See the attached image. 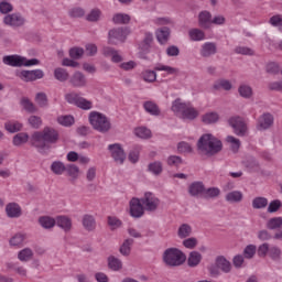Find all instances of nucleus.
<instances>
[{
    "label": "nucleus",
    "mask_w": 282,
    "mask_h": 282,
    "mask_svg": "<svg viewBox=\"0 0 282 282\" xmlns=\"http://www.w3.org/2000/svg\"><path fill=\"white\" fill-rule=\"evenodd\" d=\"M197 149L202 155L210 158L217 155V153L224 149V144L221 143V140L212 133H205L198 139Z\"/></svg>",
    "instance_id": "1"
},
{
    "label": "nucleus",
    "mask_w": 282,
    "mask_h": 282,
    "mask_svg": "<svg viewBox=\"0 0 282 282\" xmlns=\"http://www.w3.org/2000/svg\"><path fill=\"white\" fill-rule=\"evenodd\" d=\"M58 130L52 127H44L42 131H35L31 135L33 147L45 149V144H56L58 142Z\"/></svg>",
    "instance_id": "2"
},
{
    "label": "nucleus",
    "mask_w": 282,
    "mask_h": 282,
    "mask_svg": "<svg viewBox=\"0 0 282 282\" xmlns=\"http://www.w3.org/2000/svg\"><path fill=\"white\" fill-rule=\"evenodd\" d=\"M171 109L173 113H175V116H178V118H182V120L193 121L196 120V118H199V110L193 107V104H191L189 101L175 99L172 102Z\"/></svg>",
    "instance_id": "3"
},
{
    "label": "nucleus",
    "mask_w": 282,
    "mask_h": 282,
    "mask_svg": "<svg viewBox=\"0 0 282 282\" xmlns=\"http://www.w3.org/2000/svg\"><path fill=\"white\" fill-rule=\"evenodd\" d=\"M88 122L94 131L98 133H109L111 131V119L100 111H90L88 113Z\"/></svg>",
    "instance_id": "4"
},
{
    "label": "nucleus",
    "mask_w": 282,
    "mask_h": 282,
    "mask_svg": "<svg viewBox=\"0 0 282 282\" xmlns=\"http://www.w3.org/2000/svg\"><path fill=\"white\" fill-rule=\"evenodd\" d=\"M163 262L170 268H180L186 263V253L177 248H169L163 252Z\"/></svg>",
    "instance_id": "5"
},
{
    "label": "nucleus",
    "mask_w": 282,
    "mask_h": 282,
    "mask_svg": "<svg viewBox=\"0 0 282 282\" xmlns=\"http://www.w3.org/2000/svg\"><path fill=\"white\" fill-rule=\"evenodd\" d=\"M2 63L11 67H36L41 65V61L36 58L28 59L21 55H7L2 58Z\"/></svg>",
    "instance_id": "6"
},
{
    "label": "nucleus",
    "mask_w": 282,
    "mask_h": 282,
    "mask_svg": "<svg viewBox=\"0 0 282 282\" xmlns=\"http://www.w3.org/2000/svg\"><path fill=\"white\" fill-rule=\"evenodd\" d=\"M129 34H131V28L129 26L112 29L108 32V43L110 45H118V43H124Z\"/></svg>",
    "instance_id": "7"
},
{
    "label": "nucleus",
    "mask_w": 282,
    "mask_h": 282,
    "mask_svg": "<svg viewBox=\"0 0 282 282\" xmlns=\"http://www.w3.org/2000/svg\"><path fill=\"white\" fill-rule=\"evenodd\" d=\"M17 76L20 80H23L24 83H34L36 80L45 78V72H43V69L41 68L33 70H18Z\"/></svg>",
    "instance_id": "8"
},
{
    "label": "nucleus",
    "mask_w": 282,
    "mask_h": 282,
    "mask_svg": "<svg viewBox=\"0 0 282 282\" xmlns=\"http://www.w3.org/2000/svg\"><path fill=\"white\" fill-rule=\"evenodd\" d=\"M228 122H229V127H231L236 135L243 138V135L248 133V124H246V121L243 120V118L239 116H235L229 118Z\"/></svg>",
    "instance_id": "9"
},
{
    "label": "nucleus",
    "mask_w": 282,
    "mask_h": 282,
    "mask_svg": "<svg viewBox=\"0 0 282 282\" xmlns=\"http://www.w3.org/2000/svg\"><path fill=\"white\" fill-rule=\"evenodd\" d=\"M140 199L141 204H143V208L150 213L158 210L160 206V198L151 192H145Z\"/></svg>",
    "instance_id": "10"
},
{
    "label": "nucleus",
    "mask_w": 282,
    "mask_h": 282,
    "mask_svg": "<svg viewBox=\"0 0 282 282\" xmlns=\"http://www.w3.org/2000/svg\"><path fill=\"white\" fill-rule=\"evenodd\" d=\"M144 205L140 198L133 197L129 202V215L133 219H140L141 217H144Z\"/></svg>",
    "instance_id": "11"
},
{
    "label": "nucleus",
    "mask_w": 282,
    "mask_h": 282,
    "mask_svg": "<svg viewBox=\"0 0 282 282\" xmlns=\"http://www.w3.org/2000/svg\"><path fill=\"white\" fill-rule=\"evenodd\" d=\"M108 151L117 164H123L124 160H127V154L120 143L109 144Z\"/></svg>",
    "instance_id": "12"
},
{
    "label": "nucleus",
    "mask_w": 282,
    "mask_h": 282,
    "mask_svg": "<svg viewBox=\"0 0 282 282\" xmlns=\"http://www.w3.org/2000/svg\"><path fill=\"white\" fill-rule=\"evenodd\" d=\"M3 23L9 28H21V25H25V18L20 13H12L3 18Z\"/></svg>",
    "instance_id": "13"
},
{
    "label": "nucleus",
    "mask_w": 282,
    "mask_h": 282,
    "mask_svg": "<svg viewBox=\"0 0 282 282\" xmlns=\"http://www.w3.org/2000/svg\"><path fill=\"white\" fill-rule=\"evenodd\" d=\"M4 210L9 219H19V217L23 215V209L21 208V205L15 202L7 204Z\"/></svg>",
    "instance_id": "14"
},
{
    "label": "nucleus",
    "mask_w": 282,
    "mask_h": 282,
    "mask_svg": "<svg viewBox=\"0 0 282 282\" xmlns=\"http://www.w3.org/2000/svg\"><path fill=\"white\" fill-rule=\"evenodd\" d=\"M199 54L203 58H210V56H215V54H217V44L215 42L203 43L200 45Z\"/></svg>",
    "instance_id": "15"
},
{
    "label": "nucleus",
    "mask_w": 282,
    "mask_h": 282,
    "mask_svg": "<svg viewBox=\"0 0 282 282\" xmlns=\"http://www.w3.org/2000/svg\"><path fill=\"white\" fill-rule=\"evenodd\" d=\"M274 124V117L270 113H263L258 119L257 129L258 131H267Z\"/></svg>",
    "instance_id": "16"
},
{
    "label": "nucleus",
    "mask_w": 282,
    "mask_h": 282,
    "mask_svg": "<svg viewBox=\"0 0 282 282\" xmlns=\"http://www.w3.org/2000/svg\"><path fill=\"white\" fill-rule=\"evenodd\" d=\"M206 191V187L204 186L203 182L196 181L189 184L188 186V193L192 195V197H204V193Z\"/></svg>",
    "instance_id": "17"
},
{
    "label": "nucleus",
    "mask_w": 282,
    "mask_h": 282,
    "mask_svg": "<svg viewBox=\"0 0 282 282\" xmlns=\"http://www.w3.org/2000/svg\"><path fill=\"white\" fill-rule=\"evenodd\" d=\"M204 256L199 251H191L185 261L188 268H197L202 263Z\"/></svg>",
    "instance_id": "18"
},
{
    "label": "nucleus",
    "mask_w": 282,
    "mask_h": 282,
    "mask_svg": "<svg viewBox=\"0 0 282 282\" xmlns=\"http://www.w3.org/2000/svg\"><path fill=\"white\" fill-rule=\"evenodd\" d=\"M198 24L203 30H209L210 25H213V15L208 11H202L198 14Z\"/></svg>",
    "instance_id": "19"
},
{
    "label": "nucleus",
    "mask_w": 282,
    "mask_h": 282,
    "mask_svg": "<svg viewBox=\"0 0 282 282\" xmlns=\"http://www.w3.org/2000/svg\"><path fill=\"white\" fill-rule=\"evenodd\" d=\"M155 36L160 45H164L169 42V39H171V29L166 26L159 28L155 31Z\"/></svg>",
    "instance_id": "20"
},
{
    "label": "nucleus",
    "mask_w": 282,
    "mask_h": 282,
    "mask_svg": "<svg viewBox=\"0 0 282 282\" xmlns=\"http://www.w3.org/2000/svg\"><path fill=\"white\" fill-rule=\"evenodd\" d=\"M154 72H165L167 76H177L180 68L158 63L154 65Z\"/></svg>",
    "instance_id": "21"
},
{
    "label": "nucleus",
    "mask_w": 282,
    "mask_h": 282,
    "mask_svg": "<svg viewBox=\"0 0 282 282\" xmlns=\"http://www.w3.org/2000/svg\"><path fill=\"white\" fill-rule=\"evenodd\" d=\"M73 87H87V77L82 72H75L70 77Z\"/></svg>",
    "instance_id": "22"
},
{
    "label": "nucleus",
    "mask_w": 282,
    "mask_h": 282,
    "mask_svg": "<svg viewBox=\"0 0 282 282\" xmlns=\"http://www.w3.org/2000/svg\"><path fill=\"white\" fill-rule=\"evenodd\" d=\"M112 23L115 25H129L131 23V15L122 12L115 13L112 15Z\"/></svg>",
    "instance_id": "23"
},
{
    "label": "nucleus",
    "mask_w": 282,
    "mask_h": 282,
    "mask_svg": "<svg viewBox=\"0 0 282 282\" xmlns=\"http://www.w3.org/2000/svg\"><path fill=\"white\" fill-rule=\"evenodd\" d=\"M55 225L65 232H69V230H72V218L67 216H57L55 218Z\"/></svg>",
    "instance_id": "24"
},
{
    "label": "nucleus",
    "mask_w": 282,
    "mask_h": 282,
    "mask_svg": "<svg viewBox=\"0 0 282 282\" xmlns=\"http://www.w3.org/2000/svg\"><path fill=\"white\" fill-rule=\"evenodd\" d=\"M219 120L220 116L217 111H207L202 116V122L204 124H217Z\"/></svg>",
    "instance_id": "25"
},
{
    "label": "nucleus",
    "mask_w": 282,
    "mask_h": 282,
    "mask_svg": "<svg viewBox=\"0 0 282 282\" xmlns=\"http://www.w3.org/2000/svg\"><path fill=\"white\" fill-rule=\"evenodd\" d=\"M32 259H34V250L31 248L26 247L18 252V260L21 261V263H29Z\"/></svg>",
    "instance_id": "26"
},
{
    "label": "nucleus",
    "mask_w": 282,
    "mask_h": 282,
    "mask_svg": "<svg viewBox=\"0 0 282 282\" xmlns=\"http://www.w3.org/2000/svg\"><path fill=\"white\" fill-rule=\"evenodd\" d=\"M37 223L44 230H52L56 226V219L51 216H41Z\"/></svg>",
    "instance_id": "27"
},
{
    "label": "nucleus",
    "mask_w": 282,
    "mask_h": 282,
    "mask_svg": "<svg viewBox=\"0 0 282 282\" xmlns=\"http://www.w3.org/2000/svg\"><path fill=\"white\" fill-rule=\"evenodd\" d=\"M105 56H110L112 63H122V55L116 48L106 46L102 50Z\"/></svg>",
    "instance_id": "28"
},
{
    "label": "nucleus",
    "mask_w": 282,
    "mask_h": 282,
    "mask_svg": "<svg viewBox=\"0 0 282 282\" xmlns=\"http://www.w3.org/2000/svg\"><path fill=\"white\" fill-rule=\"evenodd\" d=\"M4 129L8 133H19L23 129V123L18 120H9L4 122Z\"/></svg>",
    "instance_id": "29"
},
{
    "label": "nucleus",
    "mask_w": 282,
    "mask_h": 282,
    "mask_svg": "<svg viewBox=\"0 0 282 282\" xmlns=\"http://www.w3.org/2000/svg\"><path fill=\"white\" fill-rule=\"evenodd\" d=\"M226 202L229 204H239L243 202V193L241 191H231L225 196Z\"/></svg>",
    "instance_id": "30"
},
{
    "label": "nucleus",
    "mask_w": 282,
    "mask_h": 282,
    "mask_svg": "<svg viewBox=\"0 0 282 282\" xmlns=\"http://www.w3.org/2000/svg\"><path fill=\"white\" fill-rule=\"evenodd\" d=\"M188 39L194 42L206 41V33L202 29H189Z\"/></svg>",
    "instance_id": "31"
},
{
    "label": "nucleus",
    "mask_w": 282,
    "mask_h": 282,
    "mask_svg": "<svg viewBox=\"0 0 282 282\" xmlns=\"http://www.w3.org/2000/svg\"><path fill=\"white\" fill-rule=\"evenodd\" d=\"M148 171H149V173H151L152 175H155L158 177V176L162 175V173L164 171V165L162 164L161 161H153L148 164Z\"/></svg>",
    "instance_id": "32"
},
{
    "label": "nucleus",
    "mask_w": 282,
    "mask_h": 282,
    "mask_svg": "<svg viewBox=\"0 0 282 282\" xmlns=\"http://www.w3.org/2000/svg\"><path fill=\"white\" fill-rule=\"evenodd\" d=\"M30 140V134L28 132H19L12 139L13 147H23V144H28Z\"/></svg>",
    "instance_id": "33"
},
{
    "label": "nucleus",
    "mask_w": 282,
    "mask_h": 282,
    "mask_svg": "<svg viewBox=\"0 0 282 282\" xmlns=\"http://www.w3.org/2000/svg\"><path fill=\"white\" fill-rule=\"evenodd\" d=\"M107 261L108 268L109 270H112V272H120V270H122V260H120L116 256H109Z\"/></svg>",
    "instance_id": "34"
},
{
    "label": "nucleus",
    "mask_w": 282,
    "mask_h": 282,
    "mask_svg": "<svg viewBox=\"0 0 282 282\" xmlns=\"http://www.w3.org/2000/svg\"><path fill=\"white\" fill-rule=\"evenodd\" d=\"M25 243V234L18 232L9 240L11 248H21Z\"/></svg>",
    "instance_id": "35"
},
{
    "label": "nucleus",
    "mask_w": 282,
    "mask_h": 282,
    "mask_svg": "<svg viewBox=\"0 0 282 282\" xmlns=\"http://www.w3.org/2000/svg\"><path fill=\"white\" fill-rule=\"evenodd\" d=\"M133 247V239L127 238L119 247V252L122 257H129L131 254V248Z\"/></svg>",
    "instance_id": "36"
},
{
    "label": "nucleus",
    "mask_w": 282,
    "mask_h": 282,
    "mask_svg": "<svg viewBox=\"0 0 282 282\" xmlns=\"http://www.w3.org/2000/svg\"><path fill=\"white\" fill-rule=\"evenodd\" d=\"M216 265L223 270L226 274L232 270V264L224 256H219L216 259Z\"/></svg>",
    "instance_id": "37"
},
{
    "label": "nucleus",
    "mask_w": 282,
    "mask_h": 282,
    "mask_svg": "<svg viewBox=\"0 0 282 282\" xmlns=\"http://www.w3.org/2000/svg\"><path fill=\"white\" fill-rule=\"evenodd\" d=\"M133 133L137 138H140L141 140H149L152 135L151 130L144 126L134 128Z\"/></svg>",
    "instance_id": "38"
},
{
    "label": "nucleus",
    "mask_w": 282,
    "mask_h": 282,
    "mask_svg": "<svg viewBox=\"0 0 282 282\" xmlns=\"http://www.w3.org/2000/svg\"><path fill=\"white\" fill-rule=\"evenodd\" d=\"M193 235V227L188 224H182L177 228V237L178 239H186Z\"/></svg>",
    "instance_id": "39"
},
{
    "label": "nucleus",
    "mask_w": 282,
    "mask_h": 282,
    "mask_svg": "<svg viewBox=\"0 0 282 282\" xmlns=\"http://www.w3.org/2000/svg\"><path fill=\"white\" fill-rule=\"evenodd\" d=\"M86 19L90 22V23H98V21H100L102 19V10H100L99 8H94L91 9L87 15Z\"/></svg>",
    "instance_id": "40"
},
{
    "label": "nucleus",
    "mask_w": 282,
    "mask_h": 282,
    "mask_svg": "<svg viewBox=\"0 0 282 282\" xmlns=\"http://www.w3.org/2000/svg\"><path fill=\"white\" fill-rule=\"evenodd\" d=\"M20 105L24 111H28V113H36V106L34 102H32V100H30V98L22 97L20 99Z\"/></svg>",
    "instance_id": "41"
},
{
    "label": "nucleus",
    "mask_w": 282,
    "mask_h": 282,
    "mask_svg": "<svg viewBox=\"0 0 282 282\" xmlns=\"http://www.w3.org/2000/svg\"><path fill=\"white\" fill-rule=\"evenodd\" d=\"M214 89L230 91V89H232V83L230 82V79L220 78L214 83Z\"/></svg>",
    "instance_id": "42"
},
{
    "label": "nucleus",
    "mask_w": 282,
    "mask_h": 282,
    "mask_svg": "<svg viewBox=\"0 0 282 282\" xmlns=\"http://www.w3.org/2000/svg\"><path fill=\"white\" fill-rule=\"evenodd\" d=\"M143 108L147 113H150V116H160L161 113L160 107H158V104L153 101H145L143 104Z\"/></svg>",
    "instance_id": "43"
},
{
    "label": "nucleus",
    "mask_w": 282,
    "mask_h": 282,
    "mask_svg": "<svg viewBox=\"0 0 282 282\" xmlns=\"http://www.w3.org/2000/svg\"><path fill=\"white\" fill-rule=\"evenodd\" d=\"M35 104L41 109H45V108L50 107V100L47 99V94H45V93H37L35 95Z\"/></svg>",
    "instance_id": "44"
},
{
    "label": "nucleus",
    "mask_w": 282,
    "mask_h": 282,
    "mask_svg": "<svg viewBox=\"0 0 282 282\" xmlns=\"http://www.w3.org/2000/svg\"><path fill=\"white\" fill-rule=\"evenodd\" d=\"M56 120L57 123L61 124V127H73V124L76 122L74 116L70 115L58 116Z\"/></svg>",
    "instance_id": "45"
},
{
    "label": "nucleus",
    "mask_w": 282,
    "mask_h": 282,
    "mask_svg": "<svg viewBox=\"0 0 282 282\" xmlns=\"http://www.w3.org/2000/svg\"><path fill=\"white\" fill-rule=\"evenodd\" d=\"M107 224L110 230H120V228L123 226L122 220L117 216H108Z\"/></svg>",
    "instance_id": "46"
},
{
    "label": "nucleus",
    "mask_w": 282,
    "mask_h": 282,
    "mask_svg": "<svg viewBox=\"0 0 282 282\" xmlns=\"http://www.w3.org/2000/svg\"><path fill=\"white\" fill-rule=\"evenodd\" d=\"M268 230H279L282 227V217H272L265 224Z\"/></svg>",
    "instance_id": "47"
},
{
    "label": "nucleus",
    "mask_w": 282,
    "mask_h": 282,
    "mask_svg": "<svg viewBox=\"0 0 282 282\" xmlns=\"http://www.w3.org/2000/svg\"><path fill=\"white\" fill-rule=\"evenodd\" d=\"M28 124L31 129H41L43 127V118L36 115H31L28 118Z\"/></svg>",
    "instance_id": "48"
},
{
    "label": "nucleus",
    "mask_w": 282,
    "mask_h": 282,
    "mask_svg": "<svg viewBox=\"0 0 282 282\" xmlns=\"http://www.w3.org/2000/svg\"><path fill=\"white\" fill-rule=\"evenodd\" d=\"M54 78L59 83H65L69 79V73L65 68L57 67L54 69Z\"/></svg>",
    "instance_id": "49"
},
{
    "label": "nucleus",
    "mask_w": 282,
    "mask_h": 282,
    "mask_svg": "<svg viewBox=\"0 0 282 282\" xmlns=\"http://www.w3.org/2000/svg\"><path fill=\"white\" fill-rule=\"evenodd\" d=\"M76 107H78V109H82L83 111H89L94 109V101L82 96L78 99Z\"/></svg>",
    "instance_id": "50"
},
{
    "label": "nucleus",
    "mask_w": 282,
    "mask_h": 282,
    "mask_svg": "<svg viewBox=\"0 0 282 282\" xmlns=\"http://www.w3.org/2000/svg\"><path fill=\"white\" fill-rule=\"evenodd\" d=\"M65 171L68 177H70L72 180H78V177L80 176V167H78V165L76 164H68Z\"/></svg>",
    "instance_id": "51"
},
{
    "label": "nucleus",
    "mask_w": 282,
    "mask_h": 282,
    "mask_svg": "<svg viewBox=\"0 0 282 282\" xmlns=\"http://www.w3.org/2000/svg\"><path fill=\"white\" fill-rule=\"evenodd\" d=\"M83 226L86 230H95L96 229V219L91 215H85L83 217Z\"/></svg>",
    "instance_id": "52"
},
{
    "label": "nucleus",
    "mask_w": 282,
    "mask_h": 282,
    "mask_svg": "<svg viewBox=\"0 0 282 282\" xmlns=\"http://www.w3.org/2000/svg\"><path fill=\"white\" fill-rule=\"evenodd\" d=\"M65 163L61 162V161H55L51 164V171L52 173H54L55 175H63L66 171Z\"/></svg>",
    "instance_id": "53"
},
{
    "label": "nucleus",
    "mask_w": 282,
    "mask_h": 282,
    "mask_svg": "<svg viewBox=\"0 0 282 282\" xmlns=\"http://www.w3.org/2000/svg\"><path fill=\"white\" fill-rule=\"evenodd\" d=\"M80 97L82 96L78 95L76 91L67 93L64 96L66 102H68V105H74L75 107H77L78 100H80Z\"/></svg>",
    "instance_id": "54"
},
{
    "label": "nucleus",
    "mask_w": 282,
    "mask_h": 282,
    "mask_svg": "<svg viewBox=\"0 0 282 282\" xmlns=\"http://www.w3.org/2000/svg\"><path fill=\"white\" fill-rule=\"evenodd\" d=\"M238 94L241 98H250L252 96V87L248 84H242L238 87Z\"/></svg>",
    "instance_id": "55"
},
{
    "label": "nucleus",
    "mask_w": 282,
    "mask_h": 282,
    "mask_svg": "<svg viewBox=\"0 0 282 282\" xmlns=\"http://www.w3.org/2000/svg\"><path fill=\"white\" fill-rule=\"evenodd\" d=\"M142 78L145 83H155V80H158V73H155V70L145 69L142 73Z\"/></svg>",
    "instance_id": "56"
},
{
    "label": "nucleus",
    "mask_w": 282,
    "mask_h": 282,
    "mask_svg": "<svg viewBox=\"0 0 282 282\" xmlns=\"http://www.w3.org/2000/svg\"><path fill=\"white\" fill-rule=\"evenodd\" d=\"M268 206V198L265 197H256L252 200V208H256L258 210H261L262 208H265Z\"/></svg>",
    "instance_id": "57"
},
{
    "label": "nucleus",
    "mask_w": 282,
    "mask_h": 282,
    "mask_svg": "<svg viewBox=\"0 0 282 282\" xmlns=\"http://www.w3.org/2000/svg\"><path fill=\"white\" fill-rule=\"evenodd\" d=\"M281 256H282L281 248H279L278 246L270 247L269 249L270 259H272L273 261H279V259H281Z\"/></svg>",
    "instance_id": "58"
},
{
    "label": "nucleus",
    "mask_w": 282,
    "mask_h": 282,
    "mask_svg": "<svg viewBox=\"0 0 282 282\" xmlns=\"http://www.w3.org/2000/svg\"><path fill=\"white\" fill-rule=\"evenodd\" d=\"M14 10V7L10 2V0H1L0 1V12L1 14H8L9 12H12Z\"/></svg>",
    "instance_id": "59"
},
{
    "label": "nucleus",
    "mask_w": 282,
    "mask_h": 282,
    "mask_svg": "<svg viewBox=\"0 0 282 282\" xmlns=\"http://www.w3.org/2000/svg\"><path fill=\"white\" fill-rule=\"evenodd\" d=\"M138 50H139V58H144V55L149 54V50H151V45L147 44V42L141 41L138 44Z\"/></svg>",
    "instance_id": "60"
},
{
    "label": "nucleus",
    "mask_w": 282,
    "mask_h": 282,
    "mask_svg": "<svg viewBox=\"0 0 282 282\" xmlns=\"http://www.w3.org/2000/svg\"><path fill=\"white\" fill-rule=\"evenodd\" d=\"M254 254H257V246H254V245H248V246L243 249L245 259H252V258L254 257Z\"/></svg>",
    "instance_id": "61"
},
{
    "label": "nucleus",
    "mask_w": 282,
    "mask_h": 282,
    "mask_svg": "<svg viewBox=\"0 0 282 282\" xmlns=\"http://www.w3.org/2000/svg\"><path fill=\"white\" fill-rule=\"evenodd\" d=\"M270 243L263 242L258 247V257L265 258L270 254Z\"/></svg>",
    "instance_id": "62"
},
{
    "label": "nucleus",
    "mask_w": 282,
    "mask_h": 282,
    "mask_svg": "<svg viewBox=\"0 0 282 282\" xmlns=\"http://www.w3.org/2000/svg\"><path fill=\"white\" fill-rule=\"evenodd\" d=\"M178 153H193V147L185 141H182L177 144Z\"/></svg>",
    "instance_id": "63"
},
{
    "label": "nucleus",
    "mask_w": 282,
    "mask_h": 282,
    "mask_svg": "<svg viewBox=\"0 0 282 282\" xmlns=\"http://www.w3.org/2000/svg\"><path fill=\"white\" fill-rule=\"evenodd\" d=\"M270 24L273 28H278L279 32H282V17L281 15H273L270 19Z\"/></svg>",
    "instance_id": "64"
}]
</instances>
